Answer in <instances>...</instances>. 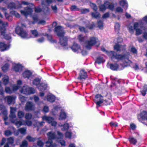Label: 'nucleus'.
Returning a JSON list of instances; mask_svg holds the SVG:
<instances>
[{
    "label": "nucleus",
    "instance_id": "nucleus-1",
    "mask_svg": "<svg viewBox=\"0 0 147 147\" xmlns=\"http://www.w3.org/2000/svg\"><path fill=\"white\" fill-rule=\"evenodd\" d=\"M145 24H147V15L139 20L138 21L135 22L133 24V26H128V29L129 32L131 34H134L135 30L136 35H139L142 33V29L144 28Z\"/></svg>",
    "mask_w": 147,
    "mask_h": 147
},
{
    "label": "nucleus",
    "instance_id": "nucleus-2",
    "mask_svg": "<svg viewBox=\"0 0 147 147\" xmlns=\"http://www.w3.org/2000/svg\"><path fill=\"white\" fill-rule=\"evenodd\" d=\"M101 50L103 51H105L107 54L111 57L112 60L114 61H116L114 60L115 59L117 60H120L123 62L124 65L125 66L131 65L132 63L128 59V56L129 54L128 53L123 55H116L115 53L113 51L109 52L106 51L104 48H102Z\"/></svg>",
    "mask_w": 147,
    "mask_h": 147
},
{
    "label": "nucleus",
    "instance_id": "nucleus-3",
    "mask_svg": "<svg viewBox=\"0 0 147 147\" xmlns=\"http://www.w3.org/2000/svg\"><path fill=\"white\" fill-rule=\"evenodd\" d=\"M18 5H16L15 3H10L8 5L9 8L11 9H18L22 7V5H29V3L25 1H22L21 3L19 2L18 3ZM30 7H28L25 8L24 10H21L20 12L22 15L27 16L28 15L30 14L32 12V8L34 6L32 4H30Z\"/></svg>",
    "mask_w": 147,
    "mask_h": 147
},
{
    "label": "nucleus",
    "instance_id": "nucleus-4",
    "mask_svg": "<svg viewBox=\"0 0 147 147\" xmlns=\"http://www.w3.org/2000/svg\"><path fill=\"white\" fill-rule=\"evenodd\" d=\"M49 138V141L46 142V146L47 147H55L57 146L56 144H53L51 141V140L55 139L57 141L62 139L63 138V134L59 131H57V135L56 136L54 132H50L47 134Z\"/></svg>",
    "mask_w": 147,
    "mask_h": 147
},
{
    "label": "nucleus",
    "instance_id": "nucleus-5",
    "mask_svg": "<svg viewBox=\"0 0 147 147\" xmlns=\"http://www.w3.org/2000/svg\"><path fill=\"white\" fill-rule=\"evenodd\" d=\"M55 31L60 37L59 42L61 45L63 46H66L67 45V37L63 36L65 32L63 28L60 26H57L55 28Z\"/></svg>",
    "mask_w": 147,
    "mask_h": 147
},
{
    "label": "nucleus",
    "instance_id": "nucleus-6",
    "mask_svg": "<svg viewBox=\"0 0 147 147\" xmlns=\"http://www.w3.org/2000/svg\"><path fill=\"white\" fill-rule=\"evenodd\" d=\"M7 26V22H3L0 20V35L3 36L5 39L9 40L11 39V36L10 34H5V27Z\"/></svg>",
    "mask_w": 147,
    "mask_h": 147
},
{
    "label": "nucleus",
    "instance_id": "nucleus-7",
    "mask_svg": "<svg viewBox=\"0 0 147 147\" xmlns=\"http://www.w3.org/2000/svg\"><path fill=\"white\" fill-rule=\"evenodd\" d=\"M100 42L98 39L96 37H93L90 38L89 40L86 42V47L88 49H90L92 46L95 45L96 47L100 45Z\"/></svg>",
    "mask_w": 147,
    "mask_h": 147
},
{
    "label": "nucleus",
    "instance_id": "nucleus-8",
    "mask_svg": "<svg viewBox=\"0 0 147 147\" xmlns=\"http://www.w3.org/2000/svg\"><path fill=\"white\" fill-rule=\"evenodd\" d=\"M17 85L14 84L12 86V89H11L9 87H6L5 88V91L6 93L11 94L13 91H16L18 90L22 84V82L20 80L17 81Z\"/></svg>",
    "mask_w": 147,
    "mask_h": 147
},
{
    "label": "nucleus",
    "instance_id": "nucleus-9",
    "mask_svg": "<svg viewBox=\"0 0 147 147\" xmlns=\"http://www.w3.org/2000/svg\"><path fill=\"white\" fill-rule=\"evenodd\" d=\"M114 8L113 4L111 3L108 1H105L104 4L102 5L99 6L100 10L102 11H104L107 8L112 11L114 9Z\"/></svg>",
    "mask_w": 147,
    "mask_h": 147
},
{
    "label": "nucleus",
    "instance_id": "nucleus-10",
    "mask_svg": "<svg viewBox=\"0 0 147 147\" xmlns=\"http://www.w3.org/2000/svg\"><path fill=\"white\" fill-rule=\"evenodd\" d=\"M16 32L17 34L19 35L21 37L23 38H30L27 33L24 31L22 28L18 26L16 27Z\"/></svg>",
    "mask_w": 147,
    "mask_h": 147
},
{
    "label": "nucleus",
    "instance_id": "nucleus-11",
    "mask_svg": "<svg viewBox=\"0 0 147 147\" xmlns=\"http://www.w3.org/2000/svg\"><path fill=\"white\" fill-rule=\"evenodd\" d=\"M20 91L22 93L26 94H34L35 92L34 89L30 88L27 86H24Z\"/></svg>",
    "mask_w": 147,
    "mask_h": 147
},
{
    "label": "nucleus",
    "instance_id": "nucleus-12",
    "mask_svg": "<svg viewBox=\"0 0 147 147\" xmlns=\"http://www.w3.org/2000/svg\"><path fill=\"white\" fill-rule=\"evenodd\" d=\"M42 119L53 126L55 127L57 124V122L54 121V119L51 117L44 115L42 117Z\"/></svg>",
    "mask_w": 147,
    "mask_h": 147
},
{
    "label": "nucleus",
    "instance_id": "nucleus-13",
    "mask_svg": "<svg viewBox=\"0 0 147 147\" xmlns=\"http://www.w3.org/2000/svg\"><path fill=\"white\" fill-rule=\"evenodd\" d=\"M122 41V39L121 38H119L118 39V43L121 42ZM125 45H122L118 43L114 46V48L115 50L117 51H121L125 50Z\"/></svg>",
    "mask_w": 147,
    "mask_h": 147
},
{
    "label": "nucleus",
    "instance_id": "nucleus-14",
    "mask_svg": "<svg viewBox=\"0 0 147 147\" xmlns=\"http://www.w3.org/2000/svg\"><path fill=\"white\" fill-rule=\"evenodd\" d=\"M94 101L97 105L96 108L98 109V107L100 106V105L103 102V99L102 96L100 94L96 95L95 97Z\"/></svg>",
    "mask_w": 147,
    "mask_h": 147
},
{
    "label": "nucleus",
    "instance_id": "nucleus-15",
    "mask_svg": "<svg viewBox=\"0 0 147 147\" xmlns=\"http://www.w3.org/2000/svg\"><path fill=\"white\" fill-rule=\"evenodd\" d=\"M11 122L14 123L16 126L18 127H20L22 125H25V123H24V121L18 120L16 117L14 118L11 119Z\"/></svg>",
    "mask_w": 147,
    "mask_h": 147
},
{
    "label": "nucleus",
    "instance_id": "nucleus-16",
    "mask_svg": "<svg viewBox=\"0 0 147 147\" xmlns=\"http://www.w3.org/2000/svg\"><path fill=\"white\" fill-rule=\"evenodd\" d=\"M35 105L32 102H27L26 103L25 109L26 111H33L35 109Z\"/></svg>",
    "mask_w": 147,
    "mask_h": 147
},
{
    "label": "nucleus",
    "instance_id": "nucleus-17",
    "mask_svg": "<svg viewBox=\"0 0 147 147\" xmlns=\"http://www.w3.org/2000/svg\"><path fill=\"white\" fill-rule=\"evenodd\" d=\"M23 76L26 78H27L30 80H32L33 77V76L32 75L31 72L29 70H26L22 74Z\"/></svg>",
    "mask_w": 147,
    "mask_h": 147
},
{
    "label": "nucleus",
    "instance_id": "nucleus-18",
    "mask_svg": "<svg viewBox=\"0 0 147 147\" xmlns=\"http://www.w3.org/2000/svg\"><path fill=\"white\" fill-rule=\"evenodd\" d=\"M16 97L14 96H7L5 98V100H7L8 104H10L15 103Z\"/></svg>",
    "mask_w": 147,
    "mask_h": 147
},
{
    "label": "nucleus",
    "instance_id": "nucleus-19",
    "mask_svg": "<svg viewBox=\"0 0 147 147\" xmlns=\"http://www.w3.org/2000/svg\"><path fill=\"white\" fill-rule=\"evenodd\" d=\"M22 66L20 64L14 63L13 65L12 69L16 72L20 71L22 70Z\"/></svg>",
    "mask_w": 147,
    "mask_h": 147
},
{
    "label": "nucleus",
    "instance_id": "nucleus-20",
    "mask_svg": "<svg viewBox=\"0 0 147 147\" xmlns=\"http://www.w3.org/2000/svg\"><path fill=\"white\" fill-rule=\"evenodd\" d=\"M10 47L9 44H6L3 42H0V49L1 51H5L9 49Z\"/></svg>",
    "mask_w": 147,
    "mask_h": 147
},
{
    "label": "nucleus",
    "instance_id": "nucleus-21",
    "mask_svg": "<svg viewBox=\"0 0 147 147\" xmlns=\"http://www.w3.org/2000/svg\"><path fill=\"white\" fill-rule=\"evenodd\" d=\"M87 77L86 72L84 70L80 71L79 74L78 79L80 80L85 79Z\"/></svg>",
    "mask_w": 147,
    "mask_h": 147
},
{
    "label": "nucleus",
    "instance_id": "nucleus-22",
    "mask_svg": "<svg viewBox=\"0 0 147 147\" xmlns=\"http://www.w3.org/2000/svg\"><path fill=\"white\" fill-rule=\"evenodd\" d=\"M46 99L48 101L52 102L55 101V97L54 95L50 93H49V94L47 95V98L45 97L43 98V99L44 100H45Z\"/></svg>",
    "mask_w": 147,
    "mask_h": 147
},
{
    "label": "nucleus",
    "instance_id": "nucleus-23",
    "mask_svg": "<svg viewBox=\"0 0 147 147\" xmlns=\"http://www.w3.org/2000/svg\"><path fill=\"white\" fill-rule=\"evenodd\" d=\"M10 113L9 115L11 119L16 118V116L15 113L16 111L15 108L10 107Z\"/></svg>",
    "mask_w": 147,
    "mask_h": 147
},
{
    "label": "nucleus",
    "instance_id": "nucleus-24",
    "mask_svg": "<svg viewBox=\"0 0 147 147\" xmlns=\"http://www.w3.org/2000/svg\"><path fill=\"white\" fill-rule=\"evenodd\" d=\"M107 66L108 67L110 68L111 69L113 70H117V69H122L119 68V66L116 64H109L108 63L107 64Z\"/></svg>",
    "mask_w": 147,
    "mask_h": 147
},
{
    "label": "nucleus",
    "instance_id": "nucleus-25",
    "mask_svg": "<svg viewBox=\"0 0 147 147\" xmlns=\"http://www.w3.org/2000/svg\"><path fill=\"white\" fill-rule=\"evenodd\" d=\"M58 125L60 127H62L61 129L62 131H65L67 130L70 127L69 124L67 123H65L63 125L61 123H59V124Z\"/></svg>",
    "mask_w": 147,
    "mask_h": 147
},
{
    "label": "nucleus",
    "instance_id": "nucleus-26",
    "mask_svg": "<svg viewBox=\"0 0 147 147\" xmlns=\"http://www.w3.org/2000/svg\"><path fill=\"white\" fill-rule=\"evenodd\" d=\"M120 5L123 7L127 9L128 7V3L126 0H120L119 1Z\"/></svg>",
    "mask_w": 147,
    "mask_h": 147
},
{
    "label": "nucleus",
    "instance_id": "nucleus-27",
    "mask_svg": "<svg viewBox=\"0 0 147 147\" xmlns=\"http://www.w3.org/2000/svg\"><path fill=\"white\" fill-rule=\"evenodd\" d=\"M47 85L45 83H42L38 87V89L40 91H43L47 89Z\"/></svg>",
    "mask_w": 147,
    "mask_h": 147
},
{
    "label": "nucleus",
    "instance_id": "nucleus-28",
    "mask_svg": "<svg viewBox=\"0 0 147 147\" xmlns=\"http://www.w3.org/2000/svg\"><path fill=\"white\" fill-rule=\"evenodd\" d=\"M67 117L66 113L63 111H61L59 117V119L60 120L65 119Z\"/></svg>",
    "mask_w": 147,
    "mask_h": 147
},
{
    "label": "nucleus",
    "instance_id": "nucleus-29",
    "mask_svg": "<svg viewBox=\"0 0 147 147\" xmlns=\"http://www.w3.org/2000/svg\"><path fill=\"white\" fill-rule=\"evenodd\" d=\"M71 48L74 51L76 52L80 48V47L77 44L74 43Z\"/></svg>",
    "mask_w": 147,
    "mask_h": 147
},
{
    "label": "nucleus",
    "instance_id": "nucleus-30",
    "mask_svg": "<svg viewBox=\"0 0 147 147\" xmlns=\"http://www.w3.org/2000/svg\"><path fill=\"white\" fill-rule=\"evenodd\" d=\"M128 140L130 143L135 145L137 142L136 139L132 136L130 137Z\"/></svg>",
    "mask_w": 147,
    "mask_h": 147
},
{
    "label": "nucleus",
    "instance_id": "nucleus-31",
    "mask_svg": "<svg viewBox=\"0 0 147 147\" xmlns=\"http://www.w3.org/2000/svg\"><path fill=\"white\" fill-rule=\"evenodd\" d=\"M105 61V60L101 57H98L95 62L98 64H100L104 63Z\"/></svg>",
    "mask_w": 147,
    "mask_h": 147
},
{
    "label": "nucleus",
    "instance_id": "nucleus-32",
    "mask_svg": "<svg viewBox=\"0 0 147 147\" xmlns=\"http://www.w3.org/2000/svg\"><path fill=\"white\" fill-rule=\"evenodd\" d=\"M3 80L4 84L5 85H6L9 82V77L8 76L5 75L3 77Z\"/></svg>",
    "mask_w": 147,
    "mask_h": 147
},
{
    "label": "nucleus",
    "instance_id": "nucleus-33",
    "mask_svg": "<svg viewBox=\"0 0 147 147\" xmlns=\"http://www.w3.org/2000/svg\"><path fill=\"white\" fill-rule=\"evenodd\" d=\"M9 67V64L8 63H5L2 67V71L4 72L7 71Z\"/></svg>",
    "mask_w": 147,
    "mask_h": 147
},
{
    "label": "nucleus",
    "instance_id": "nucleus-34",
    "mask_svg": "<svg viewBox=\"0 0 147 147\" xmlns=\"http://www.w3.org/2000/svg\"><path fill=\"white\" fill-rule=\"evenodd\" d=\"M141 118L147 120V112L145 111H144L140 114Z\"/></svg>",
    "mask_w": 147,
    "mask_h": 147
},
{
    "label": "nucleus",
    "instance_id": "nucleus-35",
    "mask_svg": "<svg viewBox=\"0 0 147 147\" xmlns=\"http://www.w3.org/2000/svg\"><path fill=\"white\" fill-rule=\"evenodd\" d=\"M72 134L71 131H67L65 134L66 138L70 139L71 138Z\"/></svg>",
    "mask_w": 147,
    "mask_h": 147
},
{
    "label": "nucleus",
    "instance_id": "nucleus-36",
    "mask_svg": "<svg viewBox=\"0 0 147 147\" xmlns=\"http://www.w3.org/2000/svg\"><path fill=\"white\" fill-rule=\"evenodd\" d=\"M147 91V85H145L143 87V90L141 91V92L143 96H144L146 94Z\"/></svg>",
    "mask_w": 147,
    "mask_h": 147
},
{
    "label": "nucleus",
    "instance_id": "nucleus-37",
    "mask_svg": "<svg viewBox=\"0 0 147 147\" xmlns=\"http://www.w3.org/2000/svg\"><path fill=\"white\" fill-rule=\"evenodd\" d=\"M31 33L33 37H37L39 36L37 31L36 30H32L31 31Z\"/></svg>",
    "mask_w": 147,
    "mask_h": 147
},
{
    "label": "nucleus",
    "instance_id": "nucleus-38",
    "mask_svg": "<svg viewBox=\"0 0 147 147\" xmlns=\"http://www.w3.org/2000/svg\"><path fill=\"white\" fill-rule=\"evenodd\" d=\"M7 113L6 110L5 109V107L3 105H0V113Z\"/></svg>",
    "mask_w": 147,
    "mask_h": 147
},
{
    "label": "nucleus",
    "instance_id": "nucleus-39",
    "mask_svg": "<svg viewBox=\"0 0 147 147\" xmlns=\"http://www.w3.org/2000/svg\"><path fill=\"white\" fill-rule=\"evenodd\" d=\"M40 80L38 78H35L33 81V84L34 85L37 86L40 83Z\"/></svg>",
    "mask_w": 147,
    "mask_h": 147
},
{
    "label": "nucleus",
    "instance_id": "nucleus-40",
    "mask_svg": "<svg viewBox=\"0 0 147 147\" xmlns=\"http://www.w3.org/2000/svg\"><path fill=\"white\" fill-rule=\"evenodd\" d=\"M19 99L22 103L24 102L26 100V98L21 95H20Z\"/></svg>",
    "mask_w": 147,
    "mask_h": 147
},
{
    "label": "nucleus",
    "instance_id": "nucleus-41",
    "mask_svg": "<svg viewBox=\"0 0 147 147\" xmlns=\"http://www.w3.org/2000/svg\"><path fill=\"white\" fill-rule=\"evenodd\" d=\"M24 115V112L21 111H19L18 112V116L19 118H21L23 117Z\"/></svg>",
    "mask_w": 147,
    "mask_h": 147
},
{
    "label": "nucleus",
    "instance_id": "nucleus-42",
    "mask_svg": "<svg viewBox=\"0 0 147 147\" xmlns=\"http://www.w3.org/2000/svg\"><path fill=\"white\" fill-rule=\"evenodd\" d=\"M11 14L14 16L16 17L19 18L20 15L17 12L15 11H11L10 12Z\"/></svg>",
    "mask_w": 147,
    "mask_h": 147
},
{
    "label": "nucleus",
    "instance_id": "nucleus-43",
    "mask_svg": "<svg viewBox=\"0 0 147 147\" xmlns=\"http://www.w3.org/2000/svg\"><path fill=\"white\" fill-rule=\"evenodd\" d=\"M18 131L22 134H25L26 131V128L25 127L21 128L18 129Z\"/></svg>",
    "mask_w": 147,
    "mask_h": 147
},
{
    "label": "nucleus",
    "instance_id": "nucleus-44",
    "mask_svg": "<svg viewBox=\"0 0 147 147\" xmlns=\"http://www.w3.org/2000/svg\"><path fill=\"white\" fill-rule=\"evenodd\" d=\"M45 123V122L43 121L40 122L37 121L36 122V124L35 125V126L37 127L42 126Z\"/></svg>",
    "mask_w": 147,
    "mask_h": 147
},
{
    "label": "nucleus",
    "instance_id": "nucleus-45",
    "mask_svg": "<svg viewBox=\"0 0 147 147\" xmlns=\"http://www.w3.org/2000/svg\"><path fill=\"white\" fill-rule=\"evenodd\" d=\"M115 11V12L122 13L123 11V9L121 7H118L116 8Z\"/></svg>",
    "mask_w": 147,
    "mask_h": 147
},
{
    "label": "nucleus",
    "instance_id": "nucleus-46",
    "mask_svg": "<svg viewBox=\"0 0 147 147\" xmlns=\"http://www.w3.org/2000/svg\"><path fill=\"white\" fill-rule=\"evenodd\" d=\"M2 10L4 12V14L5 15V17L7 19H8L9 16V15L7 13H6V9L5 8H2Z\"/></svg>",
    "mask_w": 147,
    "mask_h": 147
},
{
    "label": "nucleus",
    "instance_id": "nucleus-47",
    "mask_svg": "<svg viewBox=\"0 0 147 147\" xmlns=\"http://www.w3.org/2000/svg\"><path fill=\"white\" fill-rule=\"evenodd\" d=\"M60 107H59L58 106L55 107L52 110V112L53 114L54 115L55 114V112L57 111L59 109Z\"/></svg>",
    "mask_w": 147,
    "mask_h": 147
},
{
    "label": "nucleus",
    "instance_id": "nucleus-48",
    "mask_svg": "<svg viewBox=\"0 0 147 147\" xmlns=\"http://www.w3.org/2000/svg\"><path fill=\"white\" fill-rule=\"evenodd\" d=\"M27 142L25 140L22 142V144L20 145V147H26L27 146Z\"/></svg>",
    "mask_w": 147,
    "mask_h": 147
},
{
    "label": "nucleus",
    "instance_id": "nucleus-49",
    "mask_svg": "<svg viewBox=\"0 0 147 147\" xmlns=\"http://www.w3.org/2000/svg\"><path fill=\"white\" fill-rule=\"evenodd\" d=\"M57 141L62 146H65V142L64 140L61 139L59 141Z\"/></svg>",
    "mask_w": 147,
    "mask_h": 147
},
{
    "label": "nucleus",
    "instance_id": "nucleus-50",
    "mask_svg": "<svg viewBox=\"0 0 147 147\" xmlns=\"http://www.w3.org/2000/svg\"><path fill=\"white\" fill-rule=\"evenodd\" d=\"M92 17L95 18H97L100 16L99 13L98 12H96L95 13H92Z\"/></svg>",
    "mask_w": 147,
    "mask_h": 147
},
{
    "label": "nucleus",
    "instance_id": "nucleus-51",
    "mask_svg": "<svg viewBox=\"0 0 147 147\" xmlns=\"http://www.w3.org/2000/svg\"><path fill=\"white\" fill-rule=\"evenodd\" d=\"M90 6L94 10L96 11L97 10V7L95 4L91 3L90 4Z\"/></svg>",
    "mask_w": 147,
    "mask_h": 147
},
{
    "label": "nucleus",
    "instance_id": "nucleus-52",
    "mask_svg": "<svg viewBox=\"0 0 147 147\" xmlns=\"http://www.w3.org/2000/svg\"><path fill=\"white\" fill-rule=\"evenodd\" d=\"M26 138L30 142H34L36 140L35 138H32L29 136H27V137H26Z\"/></svg>",
    "mask_w": 147,
    "mask_h": 147
},
{
    "label": "nucleus",
    "instance_id": "nucleus-53",
    "mask_svg": "<svg viewBox=\"0 0 147 147\" xmlns=\"http://www.w3.org/2000/svg\"><path fill=\"white\" fill-rule=\"evenodd\" d=\"M49 107L47 106H45L43 109L42 111L45 113L48 112L49 111Z\"/></svg>",
    "mask_w": 147,
    "mask_h": 147
},
{
    "label": "nucleus",
    "instance_id": "nucleus-54",
    "mask_svg": "<svg viewBox=\"0 0 147 147\" xmlns=\"http://www.w3.org/2000/svg\"><path fill=\"white\" fill-rule=\"evenodd\" d=\"M89 10L88 9H82L80 10V11L82 13H85L88 12Z\"/></svg>",
    "mask_w": 147,
    "mask_h": 147
},
{
    "label": "nucleus",
    "instance_id": "nucleus-55",
    "mask_svg": "<svg viewBox=\"0 0 147 147\" xmlns=\"http://www.w3.org/2000/svg\"><path fill=\"white\" fill-rule=\"evenodd\" d=\"M98 24L99 28L102 29L103 26L102 22L101 21H98Z\"/></svg>",
    "mask_w": 147,
    "mask_h": 147
},
{
    "label": "nucleus",
    "instance_id": "nucleus-56",
    "mask_svg": "<svg viewBox=\"0 0 147 147\" xmlns=\"http://www.w3.org/2000/svg\"><path fill=\"white\" fill-rule=\"evenodd\" d=\"M32 117V115L31 114L26 113L25 115V118L26 119H30Z\"/></svg>",
    "mask_w": 147,
    "mask_h": 147
},
{
    "label": "nucleus",
    "instance_id": "nucleus-57",
    "mask_svg": "<svg viewBox=\"0 0 147 147\" xmlns=\"http://www.w3.org/2000/svg\"><path fill=\"white\" fill-rule=\"evenodd\" d=\"M112 127H116L118 126V124L116 122H111L110 123Z\"/></svg>",
    "mask_w": 147,
    "mask_h": 147
},
{
    "label": "nucleus",
    "instance_id": "nucleus-58",
    "mask_svg": "<svg viewBox=\"0 0 147 147\" xmlns=\"http://www.w3.org/2000/svg\"><path fill=\"white\" fill-rule=\"evenodd\" d=\"M43 142L41 140H38L37 142V145L40 147H42L43 146Z\"/></svg>",
    "mask_w": 147,
    "mask_h": 147
},
{
    "label": "nucleus",
    "instance_id": "nucleus-59",
    "mask_svg": "<svg viewBox=\"0 0 147 147\" xmlns=\"http://www.w3.org/2000/svg\"><path fill=\"white\" fill-rule=\"evenodd\" d=\"M78 39L80 41H83L84 40V37L82 35H80L78 37Z\"/></svg>",
    "mask_w": 147,
    "mask_h": 147
},
{
    "label": "nucleus",
    "instance_id": "nucleus-60",
    "mask_svg": "<svg viewBox=\"0 0 147 147\" xmlns=\"http://www.w3.org/2000/svg\"><path fill=\"white\" fill-rule=\"evenodd\" d=\"M5 134L6 136H9L11 134V132L9 130H7L5 131Z\"/></svg>",
    "mask_w": 147,
    "mask_h": 147
},
{
    "label": "nucleus",
    "instance_id": "nucleus-61",
    "mask_svg": "<svg viewBox=\"0 0 147 147\" xmlns=\"http://www.w3.org/2000/svg\"><path fill=\"white\" fill-rule=\"evenodd\" d=\"M24 123H25V125H26L28 126H31L32 125V122L29 121H24Z\"/></svg>",
    "mask_w": 147,
    "mask_h": 147
},
{
    "label": "nucleus",
    "instance_id": "nucleus-62",
    "mask_svg": "<svg viewBox=\"0 0 147 147\" xmlns=\"http://www.w3.org/2000/svg\"><path fill=\"white\" fill-rule=\"evenodd\" d=\"M71 10L72 11H76L78 10V8H77L76 6L75 5H73L71 6L70 8Z\"/></svg>",
    "mask_w": 147,
    "mask_h": 147
},
{
    "label": "nucleus",
    "instance_id": "nucleus-63",
    "mask_svg": "<svg viewBox=\"0 0 147 147\" xmlns=\"http://www.w3.org/2000/svg\"><path fill=\"white\" fill-rule=\"evenodd\" d=\"M119 24L118 23H116L115 26V30L118 31L119 30Z\"/></svg>",
    "mask_w": 147,
    "mask_h": 147
},
{
    "label": "nucleus",
    "instance_id": "nucleus-64",
    "mask_svg": "<svg viewBox=\"0 0 147 147\" xmlns=\"http://www.w3.org/2000/svg\"><path fill=\"white\" fill-rule=\"evenodd\" d=\"M131 51L134 53H137V50L136 48L134 47H132L131 49Z\"/></svg>",
    "mask_w": 147,
    "mask_h": 147
}]
</instances>
